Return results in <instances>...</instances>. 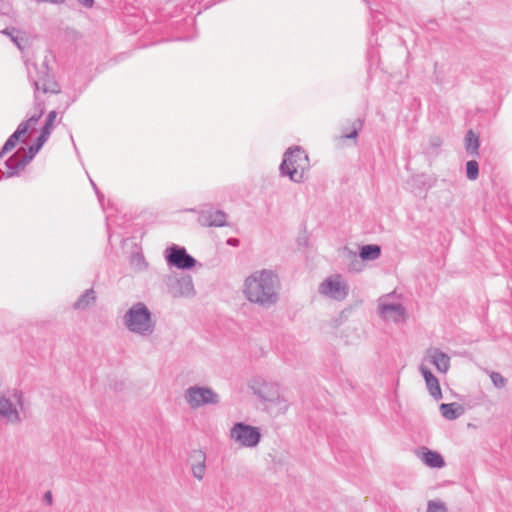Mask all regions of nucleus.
<instances>
[{"label": "nucleus", "instance_id": "473e14b6", "mask_svg": "<svg viewBox=\"0 0 512 512\" xmlns=\"http://www.w3.org/2000/svg\"><path fill=\"white\" fill-rule=\"evenodd\" d=\"M56 117H57V112L55 110L50 111L46 117L43 127L52 130Z\"/></svg>", "mask_w": 512, "mask_h": 512}, {"label": "nucleus", "instance_id": "58836bf2", "mask_svg": "<svg viewBox=\"0 0 512 512\" xmlns=\"http://www.w3.org/2000/svg\"><path fill=\"white\" fill-rule=\"evenodd\" d=\"M90 182H91L92 187L94 188V190H95V192H96V194H97V196H98V198H99V201H101V199H102L103 195H101V194H100V192H99V190H98V188H97L96 184L93 182V180H90Z\"/></svg>", "mask_w": 512, "mask_h": 512}, {"label": "nucleus", "instance_id": "393cba45", "mask_svg": "<svg viewBox=\"0 0 512 512\" xmlns=\"http://www.w3.org/2000/svg\"><path fill=\"white\" fill-rule=\"evenodd\" d=\"M350 263L348 264V270L350 272H360L363 269V261L360 255L357 256L354 252L349 251Z\"/></svg>", "mask_w": 512, "mask_h": 512}, {"label": "nucleus", "instance_id": "6ab92c4d", "mask_svg": "<svg viewBox=\"0 0 512 512\" xmlns=\"http://www.w3.org/2000/svg\"><path fill=\"white\" fill-rule=\"evenodd\" d=\"M441 415L447 420H455L463 412V409L457 403H442L440 405Z\"/></svg>", "mask_w": 512, "mask_h": 512}, {"label": "nucleus", "instance_id": "9d476101", "mask_svg": "<svg viewBox=\"0 0 512 512\" xmlns=\"http://www.w3.org/2000/svg\"><path fill=\"white\" fill-rule=\"evenodd\" d=\"M165 260L168 266L176 267L181 270L192 269L197 261L191 256L185 247L172 244L165 250Z\"/></svg>", "mask_w": 512, "mask_h": 512}, {"label": "nucleus", "instance_id": "b1692460", "mask_svg": "<svg viewBox=\"0 0 512 512\" xmlns=\"http://www.w3.org/2000/svg\"><path fill=\"white\" fill-rule=\"evenodd\" d=\"M426 387L429 391V394L435 399L439 400L442 398V392L440 388L439 381L436 377H433L432 379L425 381Z\"/></svg>", "mask_w": 512, "mask_h": 512}, {"label": "nucleus", "instance_id": "7c9ffc66", "mask_svg": "<svg viewBox=\"0 0 512 512\" xmlns=\"http://www.w3.org/2000/svg\"><path fill=\"white\" fill-rule=\"evenodd\" d=\"M40 151V148L35 144L29 146L27 152L22 156L24 158V163H29L35 157V155Z\"/></svg>", "mask_w": 512, "mask_h": 512}, {"label": "nucleus", "instance_id": "ea45409f", "mask_svg": "<svg viewBox=\"0 0 512 512\" xmlns=\"http://www.w3.org/2000/svg\"><path fill=\"white\" fill-rule=\"evenodd\" d=\"M44 499L47 501L48 504L52 503V494L50 491H47L44 495Z\"/></svg>", "mask_w": 512, "mask_h": 512}, {"label": "nucleus", "instance_id": "1a4fd4ad", "mask_svg": "<svg viewBox=\"0 0 512 512\" xmlns=\"http://www.w3.org/2000/svg\"><path fill=\"white\" fill-rule=\"evenodd\" d=\"M167 293L173 298L192 297L195 294L194 284L190 275L177 277L175 275H167L164 278Z\"/></svg>", "mask_w": 512, "mask_h": 512}, {"label": "nucleus", "instance_id": "412c9836", "mask_svg": "<svg viewBox=\"0 0 512 512\" xmlns=\"http://www.w3.org/2000/svg\"><path fill=\"white\" fill-rule=\"evenodd\" d=\"M479 137L469 130L465 135V150L470 156H478L479 154Z\"/></svg>", "mask_w": 512, "mask_h": 512}, {"label": "nucleus", "instance_id": "bb28decb", "mask_svg": "<svg viewBox=\"0 0 512 512\" xmlns=\"http://www.w3.org/2000/svg\"><path fill=\"white\" fill-rule=\"evenodd\" d=\"M414 181L419 187L424 188L426 190L433 187L435 184V179L425 174L415 176Z\"/></svg>", "mask_w": 512, "mask_h": 512}, {"label": "nucleus", "instance_id": "c9c22d12", "mask_svg": "<svg viewBox=\"0 0 512 512\" xmlns=\"http://www.w3.org/2000/svg\"><path fill=\"white\" fill-rule=\"evenodd\" d=\"M46 141L47 139H45L44 136L39 135L34 144L41 149L43 145L46 143Z\"/></svg>", "mask_w": 512, "mask_h": 512}, {"label": "nucleus", "instance_id": "6e6552de", "mask_svg": "<svg viewBox=\"0 0 512 512\" xmlns=\"http://www.w3.org/2000/svg\"><path fill=\"white\" fill-rule=\"evenodd\" d=\"M230 438L240 447L254 448L261 440V432L258 427L237 422L230 429Z\"/></svg>", "mask_w": 512, "mask_h": 512}, {"label": "nucleus", "instance_id": "f257e3e1", "mask_svg": "<svg viewBox=\"0 0 512 512\" xmlns=\"http://www.w3.org/2000/svg\"><path fill=\"white\" fill-rule=\"evenodd\" d=\"M280 281L270 269H262L249 275L243 284V294L253 304L268 308L279 300Z\"/></svg>", "mask_w": 512, "mask_h": 512}, {"label": "nucleus", "instance_id": "e433bc0d", "mask_svg": "<svg viewBox=\"0 0 512 512\" xmlns=\"http://www.w3.org/2000/svg\"><path fill=\"white\" fill-rule=\"evenodd\" d=\"M51 132H52V130H51V129H48V128H44V127H42L41 132H40V135H41V136H44V138L48 140V138H49V136H50Z\"/></svg>", "mask_w": 512, "mask_h": 512}, {"label": "nucleus", "instance_id": "f03ea898", "mask_svg": "<svg viewBox=\"0 0 512 512\" xmlns=\"http://www.w3.org/2000/svg\"><path fill=\"white\" fill-rule=\"evenodd\" d=\"M253 393L265 403V410L272 416L284 414L289 408V402L281 393L278 384L261 378L254 379L250 385Z\"/></svg>", "mask_w": 512, "mask_h": 512}, {"label": "nucleus", "instance_id": "20e7f679", "mask_svg": "<svg viewBox=\"0 0 512 512\" xmlns=\"http://www.w3.org/2000/svg\"><path fill=\"white\" fill-rule=\"evenodd\" d=\"M125 327L140 336H150L155 330L152 313L143 302L133 304L123 316Z\"/></svg>", "mask_w": 512, "mask_h": 512}, {"label": "nucleus", "instance_id": "a19ab883", "mask_svg": "<svg viewBox=\"0 0 512 512\" xmlns=\"http://www.w3.org/2000/svg\"><path fill=\"white\" fill-rule=\"evenodd\" d=\"M11 39H12V41L16 44V46H17L20 50H22V49H23V47H22V45H21V42L18 40V38H17V37L11 36Z\"/></svg>", "mask_w": 512, "mask_h": 512}, {"label": "nucleus", "instance_id": "c756f323", "mask_svg": "<svg viewBox=\"0 0 512 512\" xmlns=\"http://www.w3.org/2000/svg\"><path fill=\"white\" fill-rule=\"evenodd\" d=\"M490 379L496 388H503L507 383V380L499 372H491Z\"/></svg>", "mask_w": 512, "mask_h": 512}, {"label": "nucleus", "instance_id": "2eb2a0df", "mask_svg": "<svg viewBox=\"0 0 512 512\" xmlns=\"http://www.w3.org/2000/svg\"><path fill=\"white\" fill-rule=\"evenodd\" d=\"M192 474L198 480L203 479L206 470V455L200 450H195L190 455Z\"/></svg>", "mask_w": 512, "mask_h": 512}, {"label": "nucleus", "instance_id": "f8f14e48", "mask_svg": "<svg viewBox=\"0 0 512 512\" xmlns=\"http://www.w3.org/2000/svg\"><path fill=\"white\" fill-rule=\"evenodd\" d=\"M15 401L0 394V422L16 424L21 421L17 406L22 407L21 394H14Z\"/></svg>", "mask_w": 512, "mask_h": 512}, {"label": "nucleus", "instance_id": "72a5a7b5", "mask_svg": "<svg viewBox=\"0 0 512 512\" xmlns=\"http://www.w3.org/2000/svg\"><path fill=\"white\" fill-rule=\"evenodd\" d=\"M420 372L425 381H428V380L432 379L433 377H435L433 375V373L427 367H425L423 365L420 367Z\"/></svg>", "mask_w": 512, "mask_h": 512}, {"label": "nucleus", "instance_id": "9b49d317", "mask_svg": "<svg viewBox=\"0 0 512 512\" xmlns=\"http://www.w3.org/2000/svg\"><path fill=\"white\" fill-rule=\"evenodd\" d=\"M349 288L340 275L325 279L319 286V293L328 298L342 301L348 296Z\"/></svg>", "mask_w": 512, "mask_h": 512}, {"label": "nucleus", "instance_id": "5701e85b", "mask_svg": "<svg viewBox=\"0 0 512 512\" xmlns=\"http://www.w3.org/2000/svg\"><path fill=\"white\" fill-rule=\"evenodd\" d=\"M130 266L136 272H142L147 269V262L142 253H133L130 258Z\"/></svg>", "mask_w": 512, "mask_h": 512}, {"label": "nucleus", "instance_id": "ddd939ff", "mask_svg": "<svg viewBox=\"0 0 512 512\" xmlns=\"http://www.w3.org/2000/svg\"><path fill=\"white\" fill-rule=\"evenodd\" d=\"M389 297L390 295H386L379 299V314L385 320L400 322L404 319L406 310L401 303L389 302Z\"/></svg>", "mask_w": 512, "mask_h": 512}, {"label": "nucleus", "instance_id": "f3484780", "mask_svg": "<svg viewBox=\"0 0 512 512\" xmlns=\"http://www.w3.org/2000/svg\"><path fill=\"white\" fill-rule=\"evenodd\" d=\"M430 362L440 373H446L450 367V357L437 348L428 351Z\"/></svg>", "mask_w": 512, "mask_h": 512}, {"label": "nucleus", "instance_id": "cd10ccee", "mask_svg": "<svg viewBox=\"0 0 512 512\" xmlns=\"http://www.w3.org/2000/svg\"><path fill=\"white\" fill-rule=\"evenodd\" d=\"M352 130L348 133H343V137L347 139H356L360 130L363 127V121L360 118L355 119L351 124Z\"/></svg>", "mask_w": 512, "mask_h": 512}, {"label": "nucleus", "instance_id": "a878e982", "mask_svg": "<svg viewBox=\"0 0 512 512\" xmlns=\"http://www.w3.org/2000/svg\"><path fill=\"white\" fill-rule=\"evenodd\" d=\"M466 175L469 180H476L479 176V164L476 160H469L466 163Z\"/></svg>", "mask_w": 512, "mask_h": 512}, {"label": "nucleus", "instance_id": "39448f33", "mask_svg": "<svg viewBox=\"0 0 512 512\" xmlns=\"http://www.w3.org/2000/svg\"><path fill=\"white\" fill-rule=\"evenodd\" d=\"M44 113V108L41 103L38 102L37 95L35 96V113L28 117L27 120L22 121L17 129L9 136L0 150V159L9 151L14 149L19 141L26 143V140L22 137L32 132L35 129L38 121Z\"/></svg>", "mask_w": 512, "mask_h": 512}, {"label": "nucleus", "instance_id": "4468645a", "mask_svg": "<svg viewBox=\"0 0 512 512\" xmlns=\"http://www.w3.org/2000/svg\"><path fill=\"white\" fill-rule=\"evenodd\" d=\"M198 222L204 227H224L227 226V214L222 210L209 207L199 212Z\"/></svg>", "mask_w": 512, "mask_h": 512}, {"label": "nucleus", "instance_id": "0eeeda50", "mask_svg": "<svg viewBox=\"0 0 512 512\" xmlns=\"http://www.w3.org/2000/svg\"><path fill=\"white\" fill-rule=\"evenodd\" d=\"M184 399L191 409H198L205 405H217L220 402L219 395L206 386H190L184 392Z\"/></svg>", "mask_w": 512, "mask_h": 512}, {"label": "nucleus", "instance_id": "a211bd4d", "mask_svg": "<svg viewBox=\"0 0 512 512\" xmlns=\"http://www.w3.org/2000/svg\"><path fill=\"white\" fill-rule=\"evenodd\" d=\"M20 152L21 150H18L5 161L7 168L6 177L16 176L28 164L24 163V158Z\"/></svg>", "mask_w": 512, "mask_h": 512}, {"label": "nucleus", "instance_id": "423d86ee", "mask_svg": "<svg viewBox=\"0 0 512 512\" xmlns=\"http://www.w3.org/2000/svg\"><path fill=\"white\" fill-rule=\"evenodd\" d=\"M28 78L34 86L35 92L57 94L60 92L59 84L49 74L47 60L41 63L39 68L37 64H27Z\"/></svg>", "mask_w": 512, "mask_h": 512}, {"label": "nucleus", "instance_id": "2f4dec72", "mask_svg": "<svg viewBox=\"0 0 512 512\" xmlns=\"http://www.w3.org/2000/svg\"><path fill=\"white\" fill-rule=\"evenodd\" d=\"M427 512H447V510L441 502L429 501Z\"/></svg>", "mask_w": 512, "mask_h": 512}, {"label": "nucleus", "instance_id": "aec40b11", "mask_svg": "<svg viewBox=\"0 0 512 512\" xmlns=\"http://www.w3.org/2000/svg\"><path fill=\"white\" fill-rule=\"evenodd\" d=\"M95 302H96V293L92 288H90V289H87L78 298V300L73 304V307H74V309H77V310H85L90 305L94 304Z\"/></svg>", "mask_w": 512, "mask_h": 512}, {"label": "nucleus", "instance_id": "7ed1b4c3", "mask_svg": "<svg viewBox=\"0 0 512 512\" xmlns=\"http://www.w3.org/2000/svg\"><path fill=\"white\" fill-rule=\"evenodd\" d=\"M309 168V158L305 150L300 146H294L284 153L279 172L281 176H287L295 183H302Z\"/></svg>", "mask_w": 512, "mask_h": 512}, {"label": "nucleus", "instance_id": "79ce46f5", "mask_svg": "<svg viewBox=\"0 0 512 512\" xmlns=\"http://www.w3.org/2000/svg\"><path fill=\"white\" fill-rule=\"evenodd\" d=\"M2 33H3V34H6V35H9L10 37L12 36V35L10 34V32L8 31V29H4V30L2 31Z\"/></svg>", "mask_w": 512, "mask_h": 512}, {"label": "nucleus", "instance_id": "4c0bfd02", "mask_svg": "<svg viewBox=\"0 0 512 512\" xmlns=\"http://www.w3.org/2000/svg\"><path fill=\"white\" fill-rule=\"evenodd\" d=\"M239 243H240V242H239V239H237V238H229V239L227 240V244H228V245H230V246H234V247H236V246H238V245H239Z\"/></svg>", "mask_w": 512, "mask_h": 512}, {"label": "nucleus", "instance_id": "f704fd0d", "mask_svg": "<svg viewBox=\"0 0 512 512\" xmlns=\"http://www.w3.org/2000/svg\"><path fill=\"white\" fill-rule=\"evenodd\" d=\"M76 1L85 8H91L94 4V0H76Z\"/></svg>", "mask_w": 512, "mask_h": 512}, {"label": "nucleus", "instance_id": "4be33fe9", "mask_svg": "<svg viewBox=\"0 0 512 512\" xmlns=\"http://www.w3.org/2000/svg\"><path fill=\"white\" fill-rule=\"evenodd\" d=\"M360 258L362 260H375L381 255V247L376 244L363 245L360 248Z\"/></svg>", "mask_w": 512, "mask_h": 512}, {"label": "nucleus", "instance_id": "c85d7f7f", "mask_svg": "<svg viewBox=\"0 0 512 512\" xmlns=\"http://www.w3.org/2000/svg\"><path fill=\"white\" fill-rule=\"evenodd\" d=\"M442 143L443 140L440 136H431L428 141L427 153L436 155Z\"/></svg>", "mask_w": 512, "mask_h": 512}, {"label": "nucleus", "instance_id": "dca6fc26", "mask_svg": "<svg viewBox=\"0 0 512 512\" xmlns=\"http://www.w3.org/2000/svg\"><path fill=\"white\" fill-rule=\"evenodd\" d=\"M419 457L422 462L431 468H442L445 466V461L442 455L436 451H432L427 447H422L419 452Z\"/></svg>", "mask_w": 512, "mask_h": 512}]
</instances>
